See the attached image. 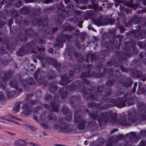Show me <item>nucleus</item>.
<instances>
[{
  "label": "nucleus",
  "mask_w": 146,
  "mask_h": 146,
  "mask_svg": "<svg viewBox=\"0 0 146 146\" xmlns=\"http://www.w3.org/2000/svg\"><path fill=\"white\" fill-rule=\"evenodd\" d=\"M60 145H56V146H60Z\"/></svg>",
  "instance_id": "14"
},
{
  "label": "nucleus",
  "mask_w": 146,
  "mask_h": 146,
  "mask_svg": "<svg viewBox=\"0 0 146 146\" xmlns=\"http://www.w3.org/2000/svg\"><path fill=\"white\" fill-rule=\"evenodd\" d=\"M19 106H17L13 108V112L15 113L19 111Z\"/></svg>",
  "instance_id": "3"
},
{
  "label": "nucleus",
  "mask_w": 146,
  "mask_h": 146,
  "mask_svg": "<svg viewBox=\"0 0 146 146\" xmlns=\"http://www.w3.org/2000/svg\"><path fill=\"white\" fill-rule=\"evenodd\" d=\"M137 84V82H135L134 84V87H135V88H136Z\"/></svg>",
  "instance_id": "9"
},
{
  "label": "nucleus",
  "mask_w": 146,
  "mask_h": 146,
  "mask_svg": "<svg viewBox=\"0 0 146 146\" xmlns=\"http://www.w3.org/2000/svg\"><path fill=\"white\" fill-rule=\"evenodd\" d=\"M33 145L34 146H37V145L35 143H33Z\"/></svg>",
  "instance_id": "12"
},
{
  "label": "nucleus",
  "mask_w": 146,
  "mask_h": 146,
  "mask_svg": "<svg viewBox=\"0 0 146 146\" xmlns=\"http://www.w3.org/2000/svg\"><path fill=\"white\" fill-rule=\"evenodd\" d=\"M140 144L142 145H145V142L144 141H141V142Z\"/></svg>",
  "instance_id": "7"
},
{
  "label": "nucleus",
  "mask_w": 146,
  "mask_h": 146,
  "mask_svg": "<svg viewBox=\"0 0 146 146\" xmlns=\"http://www.w3.org/2000/svg\"><path fill=\"white\" fill-rule=\"evenodd\" d=\"M33 61L35 63H36L37 61V60L36 59H34L33 60Z\"/></svg>",
  "instance_id": "13"
},
{
  "label": "nucleus",
  "mask_w": 146,
  "mask_h": 146,
  "mask_svg": "<svg viewBox=\"0 0 146 146\" xmlns=\"http://www.w3.org/2000/svg\"><path fill=\"white\" fill-rule=\"evenodd\" d=\"M125 137L124 136L121 135H120L119 136V139L122 140L123 139H125Z\"/></svg>",
  "instance_id": "5"
},
{
  "label": "nucleus",
  "mask_w": 146,
  "mask_h": 146,
  "mask_svg": "<svg viewBox=\"0 0 146 146\" xmlns=\"http://www.w3.org/2000/svg\"><path fill=\"white\" fill-rule=\"evenodd\" d=\"M86 143H87V141H84V143L85 145H87V144H86Z\"/></svg>",
  "instance_id": "11"
},
{
  "label": "nucleus",
  "mask_w": 146,
  "mask_h": 146,
  "mask_svg": "<svg viewBox=\"0 0 146 146\" xmlns=\"http://www.w3.org/2000/svg\"><path fill=\"white\" fill-rule=\"evenodd\" d=\"M124 107V106H123L122 107H121V108L122 107Z\"/></svg>",
  "instance_id": "15"
},
{
  "label": "nucleus",
  "mask_w": 146,
  "mask_h": 146,
  "mask_svg": "<svg viewBox=\"0 0 146 146\" xmlns=\"http://www.w3.org/2000/svg\"><path fill=\"white\" fill-rule=\"evenodd\" d=\"M108 24L110 25V23H109Z\"/></svg>",
  "instance_id": "16"
},
{
  "label": "nucleus",
  "mask_w": 146,
  "mask_h": 146,
  "mask_svg": "<svg viewBox=\"0 0 146 146\" xmlns=\"http://www.w3.org/2000/svg\"><path fill=\"white\" fill-rule=\"evenodd\" d=\"M136 88L135 87H133V92H134L136 91Z\"/></svg>",
  "instance_id": "10"
},
{
  "label": "nucleus",
  "mask_w": 146,
  "mask_h": 146,
  "mask_svg": "<svg viewBox=\"0 0 146 146\" xmlns=\"http://www.w3.org/2000/svg\"><path fill=\"white\" fill-rule=\"evenodd\" d=\"M15 144L17 145H25V141L22 139L17 140L15 142Z\"/></svg>",
  "instance_id": "1"
},
{
  "label": "nucleus",
  "mask_w": 146,
  "mask_h": 146,
  "mask_svg": "<svg viewBox=\"0 0 146 146\" xmlns=\"http://www.w3.org/2000/svg\"><path fill=\"white\" fill-rule=\"evenodd\" d=\"M30 111L29 110H26L25 111H24L23 112H22L21 113L22 115H23V114L24 115H27L29 114L30 113Z\"/></svg>",
  "instance_id": "4"
},
{
  "label": "nucleus",
  "mask_w": 146,
  "mask_h": 146,
  "mask_svg": "<svg viewBox=\"0 0 146 146\" xmlns=\"http://www.w3.org/2000/svg\"><path fill=\"white\" fill-rule=\"evenodd\" d=\"M48 51L50 53H51L53 51V49L52 48H49L48 49Z\"/></svg>",
  "instance_id": "6"
},
{
  "label": "nucleus",
  "mask_w": 146,
  "mask_h": 146,
  "mask_svg": "<svg viewBox=\"0 0 146 146\" xmlns=\"http://www.w3.org/2000/svg\"><path fill=\"white\" fill-rule=\"evenodd\" d=\"M95 22L97 24H99L101 25H104L106 26L108 25L107 24H105L104 25L102 24V20L100 19H98L97 20H96Z\"/></svg>",
  "instance_id": "2"
},
{
  "label": "nucleus",
  "mask_w": 146,
  "mask_h": 146,
  "mask_svg": "<svg viewBox=\"0 0 146 146\" xmlns=\"http://www.w3.org/2000/svg\"><path fill=\"white\" fill-rule=\"evenodd\" d=\"M3 119H4L6 120L7 121H10V119L9 118H8L7 116H5L3 118Z\"/></svg>",
  "instance_id": "8"
}]
</instances>
